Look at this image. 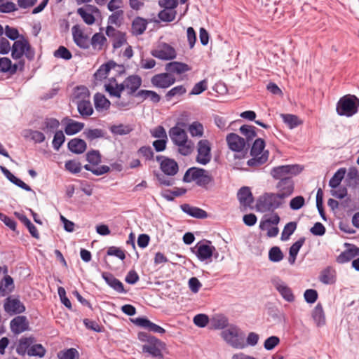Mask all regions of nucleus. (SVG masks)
Segmentation results:
<instances>
[{"label":"nucleus","mask_w":359,"mask_h":359,"mask_svg":"<svg viewBox=\"0 0 359 359\" xmlns=\"http://www.w3.org/2000/svg\"><path fill=\"white\" fill-rule=\"evenodd\" d=\"M142 85V79L137 75L128 76L123 83L105 85L106 90L111 96L120 97L121 93L126 90L128 95H133Z\"/></svg>","instance_id":"1"},{"label":"nucleus","mask_w":359,"mask_h":359,"mask_svg":"<svg viewBox=\"0 0 359 359\" xmlns=\"http://www.w3.org/2000/svg\"><path fill=\"white\" fill-rule=\"evenodd\" d=\"M169 135L174 143L178 147V152L183 156H188L191 154L194 149V144L188 140L186 131L178 127L174 126L169 130Z\"/></svg>","instance_id":"2"},{"label":"nucleus","mask_w":359,"mask_h":359,"mask_svg":"<svg viewBox=\"0 0 359 359\" xmlns=\"http://www.w3.org/2000/svg\"><path fill=\"white\" fill-rule=\"evenodd\" d=\"M183 181L184 182H195L198 186L206 188L213 182V177L209 171L203 168L192 167L186 171Z\"/></svg>","instance_id":"3"},{"label":"nucleus","mask_w":359,"mask_h":359,"mask_svg":"<svg viewBox=\"0 0 359 359\" xmlns=\"http://www.w3.org/2000/svg\"><path fill=\"white\" fill-rule=\"evenodd\" d=\"M284 203L285 200L278 193H265L257 199L256 208L262 212L273 211Z\"/></svg>","instance_id":"4"},{"label":"nucleus","mask_w":359,"mask_h":359,"mask_svg":"<svg viewBox=\"0 0 359 359\" xmlns=\"http://www.w3.org/2000/svg\"><path fill=\"white\" fill-rule=\"evenodd\" d=\"M265 142L262 138H257L254 142L250 154L252 156L249 159L247 164L250 167H258L266 163L269 158V151H264Z\"/></svg>","instance_id":"5"},{"label":"nucleus","mask_w":359,"mask_h":359,"mask_svg":"<svg viewBox=\"0 0 359 359\" xmlns=\"http://www.w3.org/2000/svg\"><path fill=\"white\" fill-rule=\"evenodd\" d=\"M221 336L229 345L234 348L243 349L246 348L244 335L236 325H231L228 328L224 330L221 333Z\"/></svg>","instance_id":"6"},{"label":"nucleus","mask_w":359,"mask_h":359,"mask_svg":"<svg viewBox=\"0 0 359 359\" xmlns=\"http://www.w3.org/2000/svg\"><path fill=\"white\" fill-rule=\"evenodd\" d=\"M359 99L355 95H345L337 104V113L339 116L351 117L358 111Z\"/></svg>","instance_id":"7"},{"label":"nucleus","mask_w":359,"mask_h":359,"mask_svg":"<svg viewBox=\"0 0 359 359\" xmlns=\"http://www.w3.org/2000/svg\"><path fill=\"white\" fill-rule=\"evenodd\" d=\"M34 55V50L31 48L29 41L23 36L15 41L11 47V55L15 60L20 59L25 55L29 60H32Z\"/></svg>","instance_id":"8"},{"label":"nucleus","mask_w":359,"mask_h":359,"mask_svg":"<svg viewBox=\"0 0 359 359\" xmlns=\"http://www.w3.org/2000/svg\"><path fill=\"white\" fill-rule=\"evenodd\" d=\"M302 170V168L299 165H285L273 167L270 174L275 180L281 181L283 179H293Z\"/></svg>","instance_id":"9"},{"label":"nucleus","mask_w":359,"mask_h":359,"mask_svg":"<svg viewBox=\"0 0 359 359\" xmlns=\"http://www.w3.org/2000/svg\"><path fill=\"white\" fill-rule=\"evenodd\" d=\"M211 147L208 140H201L197 143V156L196 161L201 165H207L211 161Z\"/></svg>","instance_id":"10"},{"label":"nucleus","mask_w":359,"mask_h":359,"mask_svg":"<svg viewBox=\"0 0 359 359\" xmlns=\"http://www.w3.org/2000/svg\"><path fill=\"white\" fill-rule=\"evenodd\" d=\"M215 250V248L211 245V242L205 241V242H198L193 252L200 261L204 262L211 259Z\"/></svg>","instance_id":"11"},{"label":"nucleus","mask_w":359,"mask_h":359,"mask_svg":"<svg viewBox=\"0 0 359 359\" xmlns=\"http://www.w3.org/2000/svg\"><path fill=\"white\" fill-rule=\"evenodd\" d=\"M151 54L163 60H172L176 57L175 49L166 43H160L156 48L151 50Z\"/></svg>","instance_id":"12"},{"label":"nucleus","mask_w":359,"mask_h":359,"mask_svg":"<svg viewBox=\"0 0 359 359\" xmlns=\"http://www.w3.org/2000/svg\"><path fill=\"white\" fill-rule=\"evenodd\" d=\"M156 161L160 163V169L165 175L172 177L177 173L179 166L174 159L163 156H157Z\"/></svg>","instance_id":"13"},{"label":"nucleus","mask_w":359,"mask_h":359,"mask_svg":"<svg viewBox=\"0 0 359 359\" xmlns=\"http://www.w3.org/2000/svg\"><path fill=\"white\" fill-rule=\"evenodd\" d=\"M271 283L281 297L288 302L294 301V295L292 289L279 277H274L271 279Z\"/></svg>","instance_id":"14"},{"label":"nucleus","mask_w":359,"mask_h":359,"mask_svg":"<svg viewBox=\"0 0 359 359\" xmlns=\"http://www.w3.org/2000/svg\"><path fill=\"white\" fill-rule=\"evenodd\" d=\"M165 344L156 337L149 338V341L142 345V352L147 353L153 357L162 358V349Z\"/></svg>","instance_id":"15"},{"label":"nucleus","mask_w":359,"mask_h":359,"mask_svg":"<svg viewBox=\"0 0 359 359\" xmlns=\"http://www.w3.org/2000/svg\"><path fill=\"white\" fill-rule=\"evenodd\" d=\"M72 36L74 43L79 48L88 49L90 47L89 36L84 34L79 25H74L72 28Z\"/></svg>","instance_id":"16"},{"label":"nucleus","mask_w":359,"mask_h":359,"mask_svg":"<svg viewBox=\"0 0 359 359\" xmlns=\"http://www.w3.org/2000/svg\"><path fill=\"white\" fill-rule=\"evenodd\" d=\"M106 34L112 41L113 47L115 49L121 47L126 43V34L117 30L111 25L107 27Z\"/></svg>","instance_id":"17"},{"label":"nucleus","mask_w":359,"mask_h":359,"mask_svg":"<svg viewBox=\"0 0 359 359\" xmlns=\"http://www.w3.org/2000/svg\"><path fill=\"white\" fill-rule=\"evenodd\" d=\"M175 78L169 73H161L154 75L151 82L155 87L167 88L175 83Z\"/></svg>","instance_id":"18"},{"label":"nucleus","mask_w":359,"mask_h":359,"mask_svg":"<svg viewBox=\"0 0 359 359\" xmlns=\"http://www.w3.org/2000/svg\"><path fill=\"white\" fill-rule=\"evenodd\" d=\"M237 197L243 210H246L248 208H252L254 197L248 187H241L238 191Z\"/></svg>","instance_id":"19"},{"label":"nucleus","mask_w":359,"mask_h":359,"mask_svg":"<svg viewBox=\"0 0 359 359\" xmlns=\"http://www.w3.org/2000/svg\"><path fill=\"white\" fill-rule=\"evenodd\" d=\"M278 194L285 200L290 196L294 190V182L293 179H283L278 181L276 186Z\"/></svg>","instance_id":"20"},{"label":"nucleus","mask_w":359,"mask_h":359,"mask_svg":"<svg viewBox=\"0 0 359 359\" xmlns=\"http://www.w3.org/2000/svg\"><path fill=\"white\" fill-rule=\"evenodd\" d=\"M4 309L8 313L18 314L25 311V306L19 299L9 297L4 304Z\"/></svg>","instance_id":"21"},{"label":"nucleus","mask_w":359,"mask_h":359,"mask_svg":"<svg viewBox=\"0 0 359 359\" xmlns=\"http://www.w3.org/2000/svg\"><path fill=\"white\" fill-rule=\"evenodd\" d=\"M229 148L233 151H241L245 147V140L238 135L231 133L226 136Z\"/></svg>","instance_id":"22"},{"label":"nucleus","mask_w":359,"mask_h":359,"mask_svg":"<svg viewBox=\"0 0 359 359\" xmlns=\"http://www.w3.org/2000/svg\"><path fill=\"white\" fill-rule=\"evenodd\" d=\"M102 277L107 283V285L117 292L121 294H126L127 292V291L124 289L123 283L112 273L109 272H103L102 273Z\"/></svg>","instance_id":"23"},{"label":"nucleus","mask_w":359,"mask_h":359,"mask_svg":"<svg viewBox=\"0 0 359 359\" xmlns=\"http://www.w3.org/2000/svg\"><path fill=\"white\" fill-rule=\"evenodd\" d=\"M134 323L141 327H143L148 331L153 332L154 333H160L163 334L165 332V329L161 327V326L152 323L147 318L140 317L137 318Z\"/></svg>","instance_id":"24"},{"label":"nucleus","mask_w":359,"mask_h":359,"mask_svg":"<svg viewBox=\"0 0 359 359\" xmlns=\"http://www.w3.org/2000/svg\"><path fill=\"white\" fill-rule=\"evenodd\" d=\"M11 329L15 334H20L29 329V323L24 316H18L11 321Z\"/></svg>","instance_id":"25"},{"label":"nucleus","mask_w":359,"mask_h":359,"mask_svg":"<svg viewBox=\"0 0 359 359\" xmlns=\"http://www.w3.org/2000/svg\"><path fill=\"white\" fill-rule=\"evenodd\" d=\"M349 248L342 252L337 258V262L339 264H344L354 257L359 256V248L354 245H348Z\"/></svg>","instance_id":"26"},{"label":"nucleus","mask_w":359,"mask_h":359,"mask_svg":"<svg viewBox=\"0 0 359 359\" xmlns=\"http://www.w3.org/2000/svg\"><path fill=\"white\" fill-rule=\"evenodd\" d=\"M182 210L186 214L197 219H205L208 217V213L197 207L191 206L189 204H182L180 205Z\"/></svg>","instance_id":"27"},{"label":"nucleus","mask_w":359,"mask_h":359,"mask_svg":"<svg viewBox=\"0 0 359 359\" xmlns=\"http://www.w3.org/2000/svg\"><path fill=\"white\" fill-rule=\"evenodd\" d=\"M149 22L142 17H136L131 25V33L133 35L139 36L142 34L147 27Z\"/></svg>","instance_id":"28"},{"label":"nucleus","mask_w":359,"mask_h":359,"mask_svg":"<svg viewBox=\"0 0 359 359\" xmlns=\"http://www.w3.org/2000/svg\"><path fill=\"white\" fill-rule=\"evenodd\" d=\"M67 147L72 153L81 154L86 151L87 144L82 139L74 138L68 142Z\"/></svg>","instance_id":"29"},{"label":"nucleus","mask_w":359,"mask_h":359,"mask_svg":"<svg viewBox=\"0 0 359 359\" xmlns=\"http://www.w3.org/2000/svg\"><path fill=\"white\" fill-rule=\"evenodd\" d=\"M319 280L321 283L326 285H331L334 283L336 281L335 270L330 266H327L322 271L319 276Z\"/></svg>","instance_id":"30"},{"label":"nucleus","mask_w":359,"mask_h":359,"mask_svg":"<svg viewBox=\"0 0 359 359\" xmlns=\"http://www.w3.org/2000/svg\"><path fill=\"white\" fill-rule=\"evenodd\" d=\"M14 215L28 229L30 234L35 238H39V234L36 226L31 222V221L22 213L15 212Z\"/></svg>","instance_id":"31"},{"label":"nucleus","mask_w":359,"mask_h":359,"mask_svg":"<svg viewBox=\"0 0 359 359\" xmlns=\"http://www.w3.org/2000/svg\"><path fill=\"white\" fill-rule=\"evenodd\" d=\"M165 69L170 73L180 74L191 69L189 66L185 63L179 62H171L166 65Z\"/></svg>","instance_id":"32"},{"label":"nucleus","mask_w":359,"mask_h":359,"mask_svg":"<svg viewBox=\"0 0 359 359\" xmlns=\"http://www.w3.org/2000/svg\"><path fill=\"white\" fill-rule=\"evenodd\" d=\"M305 240L304 237H302L290 248L288 262L290 264H294L298 252L305 243Z\"/></svg>","instance_id":"33"},{"label":"nucleus","mask_w":359,"mask_h":359,"mask_svg":"<svg viewBox=\"0 0 359 359\" xmlns=\"http://www.w3.org/2000/svg\"><path fill=\"white\" fill-rule=\"evenodd\" d=\"M77 110L83 118L91 116L94 111L90 100L76 103Z\"/></svg>","instance_id":"34"},{"label":"nucleus","mask_w":359,"mask_h":359,"mask_svg":"<svg viewBox=\"0 0 359 359\" xmlns=\"http://www.w3.org/2000/svg\"><path fill=\"white\" fill-rule=\"evenodd\" d=\"M74 98L73 102L75 103L77 102H83L90 100V97L88 88L84 86L76 87L74 90Z\"/></svg>","instance_id":"35"},{"label":"nucleus","mask_w":359,"mask_h":359,"mask_svg":"<svg viewBox=\"0 0 359 359\" xmlns=\"http://www.w3.org/2000/svg\"><path fill=\"white\" fill-rule=\"evenodd\" d=\"M95 107L97 111L107 110L110 107V102L104 95L100 93H96L94 96Z\"/></svg>","instance_id":"36"},{"label":"nucleus","mask_w":359,"mask_h":359,"mask_svg":"<svg viewBox=\"0 0 359 359\" xmlns=\"http://www.w3.org/2000/svg\"><path fill=\"white\" fill-rule=\"evenodd\" d=\"M187 192L184 188L175 187L173 190L165 189L161 191V195L168 201H172L175 197L182 196Z\"/></svg>","instance_id":"37"},{"label":"nucleus","mask_w":359,"mask_h":359,"mask_svg":"<svg viewBox=\"0 0 359 359\" xmlns=\"http://www.w3.org/2000/svg\"><path fill=\"white\" fill-rule=\"evenodd\" d=\"M86 139L90 142L95 139L103 138L106 135V132L100 128L86 129L83 133Z\"/></svg>","instance_id":"38"},{"label":"nucleus","mask_w":359,"mask_h":359,"mask_svg":"<svg viewBox=\"0 0 359 359\" xmlns=\"http://www.w3.org/2000/svg\"><path fill=\"white\" fill-rule=\"evenodd\" d=\"M116 63L114 61H109L102 65L97 70L95 73V77L96 79L102 80L105 79L109 72V71L114 68Z\"/></svg>","instance_id":"39"},{"label":"nucleus","mask_w":359,"mask_h":359,"mask_svg":"<svg viewBox=\"0 0 359 359\" xmlns=\"http://www.w3.org/2000/svg\"><path fill=\"white\" fill-rule=\"evenodd\" d=\"M83 123L69 119L65 128V132L68 135H72L80 132L83 128Z\"/></svg>","instance_id":"40"},{"label":"nucleus","mask_w":359,"mask_h":359,"mask_svg":"<svg viewBox=\"0 0 359 359\" xmlns=\"http://www.w3.org/2000/svg\"><path fill=\"white\" fill-rule=\"evenodd\" d=\"M106 41L107 39L102 34L95 33L90 40V46L91 45L95 50H101Z\"/></svg>","instance_id":"41"},{"label":"nucleus","mask_w":359,"mask_h":359,"mask_svg":"<svg viewBox=\"0 0 359 359\" xmlns=\"http://www.w3.org/2000/svg\"><path fill=\"white\" fill-rule=\"evenodd\" d=\"M17 68V65H13L9 58H0V72H8L10 74H13L16 72Z\"/></svg>","instance_id":"42"},{"label":"nucleus","mask_w":359,"mask_h":359,"mask_svg":"<svg viewBox=\"0 0 359 359\" xmlns=\"http://www.w3.org/2000/svg\"><path fill=\"white\" fill-rule=\"evenodd\" d=\"M255 130L256 128L255 126L250 125H243L239 129L240 133L245 137V142L248 145H250L249 142L257 136Z\"/></svg>","instance_id":"43"},{"label":"nucleus","mask_w":359,"mask_h":359,"mask_svg":"<svg viewBox=\"0 0 359 359\" xmlns=\"http://www.w3.org/2000/svg\"><path fill=\"white\" fill-rule=\"evenodd\" d=\"M312 317L318 326L324 325L325 323V313L323 306L320 304H318L314 308Z\"/></svg>","instance_id":"44"},{"label":"nucleus","mask_w":359,"mask_h":359,"mask_svg":"<svg viewBox=\"0 0 359 359\" xmlns=\"http://www.w3.org/2000/svg\"><path fill=\"white\" fill-rule=\"evenodd\" d=\"M210 324L214 329H224L228 325V319L223 315H215L211 318Z\"/></svg>","instance_id":"45"},{"label":"nucleus","mask_w":359,"mask_h":359,"mask_svg":"<svg viewBox=\"0 0 359 359\" xmlns=\"http://www.w3.org/2000/svg\"><path fill=\"white\" fill-rule=\"evenodd\" d=\"M280 117L283 122L291 129L297 127L302 123L298 116L294 114H281Z\"/></svg>","instance_id":"46"},{"label":"nucleus","mask_w":359,"mask_h":359,"mask_svg":"<svg viewBox=\"0 0 359 359\" xmlns=\"http://www.w3.org/2000/svg\"><path fill=\"white\" fill-rule=\"evenodd\" d=\"M59 121L54 118H46L41 129L47 134L53 133L59 127Z\"/></svg>","instance_id":"47"},{"label":"nucleus","mask_w":359,"mask_h":359,"mask_svg":"<svg viewBox=\"0 0 359 359\" xmlns=\"http://www.w3.org/2000/svg\"><path fill=\"white\" fill-rule=\"evenodd\" d=\"M346 170L344 168H339L332 176L329 182V185L332 188H337L344 179Z\"/></svg>","instance_id":"48"},{"label":"nucleus","mask_w":359,"mask_h":359,"mask_svg":"<svg viewBox=\"0 0 359 359\" xmlns=\"http://www.w3.org/2000/svg\"><path fill=\"white\" fill-rule=\"evenodd\" d=\"M133 128L130 125H114L110 127V131L114 135H125L133 131Z\"/></svg>","instance_id":"49"},{"label":"nucleus","mask_w":359,"mask_h":359,"mask_svg":"<svg viewBox=\"0 0 359 359\" xmlns=\"http://www.w3.org/2000/svg\"><path fill=\"white\" fill-rule=\"evenodd\" d=\"M203 126L198 121H194L189 126L188 131L192 137H201L203 135Z\"/></svg>","instance_id":"50"},{"label":"nucleus","mask_w":359,"mask_h":359,"mask_svg":"<svg viewBox=\"0 0 359 359\" xmlns=\"http://www.w3.org/2000/svg\"><path fill=\"white\" fill-rule=\"evenodd\" d=\"M186 92L187 89L183 85L175 86L166 93V100L170 101L172 97L181 96L185 94Z\"/></svg>","instance_id":"51"},{"label":"nucleus","mask_w":359,"mask_h":359,"mask_svg":"<svg viewBox=\"0 0 359 359\" xmlns=\"http://www.w3.org/2000/svg\"><path fill=\"white\" fill-rule=\"evenodd\" d=\"M79 354L74 348H70L65 351H61L57 353L58 359H78Z\"/></svg>","instance_id":"52"},{"label":"nucleus","mask_w":359,"mask_h":359,"mask_svg":"<svg viewBox=\"0 0 359 359\" xmlns=\"http://www.w3.org/2000/svg\"><path fill=\"white\" fill-rule=\"evenodd\" d=\"M297 228V223L294 222H290L287 223L281 233V240L287 241L290 238V236L294 232Z\"/></svg>","instance_id":"53"},{"label":"nucleus","mask_w":359,"mask_h":359,"mask_svg":"<svg viewBox=\"0 0 359 359\" xmlns=\"http://www.w3.org/2000/svg\"><path fill=\"white\" fill-rule=\"evenodd\" d=\"M46 353V349L41 344H37L30 346L27 349V354L30 356L42 358Z\"/></svg>","instance_id":"54"},{"label":"nucleus","mask_w":359,"mask_h":359,"mask_svg":"<svg viewBox=\"0 0 359 359\" xmlns=\"http://www.w3.org/2000/svg\"><path fill=\"white\" fill-rule=\"evenodd\" d=\"M323 192L321 189H318L317 194H316V206L318 208V210L319 212V214L322 219L325 221L327 220L325 213L324 212L323 206Z\"/></svg>","instance_id":"55"},{"label":"nucleus","mask_w":359,"mask_h":359,"mask_svg":"<svg viewBox=\"0 0 359 359\" xmlns=\"http://www.w3.org/2000/svg\"><path fill=\"white\" fill-rule=\"evenodd\" d=\"M269 258L270 261L278 262L283 259V254L279 247H272L269 252Z\"/></svg>","instance_id":"56"},{"label":"nucleus","mask_w":359,"mask_h":359,"mask_svg":"<svg viewBox=\"0 0 359 359\" xmlns=\"http://www.w3.org/2000/svg\"><path fill=\"white\" fill-rule=\"evenodd\" d=\"M176 12L172 9H163L159 12L158 16L164 22H172L175 18Z\"/></svg>","instance_id":"57"},{"label":"nucleus","mask_w":359,"mask_h":359,"mask_svg":"<svg viewBox=\"0 0 359 359\" xmlns=\"http://www.w3.org/2000/svg\"><path fill=\"white\" fill-rule=\"evenodd\" d=\"M86 160L93 165H98L101 162V155L97 150H91L86 154Z\"/></svg>","instance_id":"58"},{"label":"nucleus","mask_w":359,"mask_h":359,"mask_svg":"<svg viewBox=\"0 0 359 359\" xmlns=\"http://www.w3.org/2000/svg\"><path fill=\"white\" fill-rule=\"evenodd\" d=\"M123 15V11L122 10H118L114 11L111 15H109L107 22L109 25H115L119 27L121 24V19Z\"/></svg>","instance_id":"59"},{"label":"nucleus","mask_w":359,"mask_h":359,"mask_svg":"<svg viewBox=\"0 0 359 359\" xmlns=\"http://www.w3.org/2000/svg\"><path fill=\"white\" fill-rule=\"evenodd\" d=\"M65 140V137L63 134V132L61 130L56 131L55 133V135L53 140V148L58 151L60 147L62 145Z\"/></svg>","instance_id":"60"},{"label":"nucleus","mask_w":359,"mask_h":359,"mask_svg":"<svg viewBox=\"0 0 359 359\" xmlns=\"http://www.w3.org/2000/svg\"><path fill=\"white\" fill-rule=\"evenodd\" d=\"M77 13L82 18L87 25H93L95 22V17L93 14L88 13L85 8H79L77 9Z\"/></svg>","instance_id":"61"},{"label":"nucleus","mask_w":359,"mask_h":359,"mask_svg":"<svg viewBox=\"0 0 359 359\" xmlns=\"http://www.w3.org/2000/svg\"><path fill=\"white\" fill-rule=\"evenodd\" d=\"M65 168L72 173H79L81 170V164L79 162L69 160L65 163Z\"/></svg>","instance_id":"62"},{"label":"nucleus","mask_w":359,"mask_h":359,"mask_svg":"<svg viewBox=\"0 0 359 359\" xmlns=\"http://www.w3.org/2000/svg\"><path fill=\"white\" fill-rule=\"evenodd\" d=\"M54 56L65 60H70L72 55L67 48L61 46L54 52Z\"/></svg>","instance_id":"63"},{"label":"nucleus","mask_w":359,"mask_h":359,"mask_svg":"<svg viewBox=\"0 0 359 359\" xmlns=\"http://www.w3.org/2000/svg\"><path fill=\"white\" fill-rule=\"evenodd\" d=\"M304 198L302 196H298L291 199L290 207L293 210H297L302 208L304 205Z\"/></svg>","instance_id":"64"}]
</instances>
